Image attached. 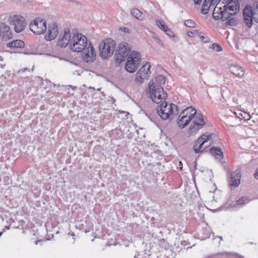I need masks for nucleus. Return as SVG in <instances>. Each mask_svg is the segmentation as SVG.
Instances as JSON below:
<instances>
[{"label":"nucleus","instance_id":"obj_36","mask_svg":"<svg viewBox=\"0 0 258 258\" xmlns=\"http://www.w3.org/2000/svg\"><path fill=\"white\" fill-rule=\"evenodd\" d=\"M184 25L186 27L192 28L195 27V23L191 20H187L184 22Z\"/></svg>","mask_w":258,"mask_h":258},{"label":"nucleus","instance_id":"obj_11","mask_svg":"<svg viewBox=\"0 0 258 258\" xmlns=\"http://www.w3.org/2000/svg\"><path fill=\"white\" fill-rule=\"evenodd\" d=\"M82 52V58L86 62L92 63L96 59V52L91 43H89V45Z\"/></svg>","mask_w":258,"mask_h":258},{"label":"nucleus","instance_id":"obj_29","mask_svg":"<svg viewBox=\"0 0 258 258\" xmlns=\"http://www.w3.org/2000/svg\"><path fill=\"white\" fill-rule=\"evenodd\" d=\"M166 82V78L163 75H158L155 78V81H152L150 82L151 83H156L157 85H158L159 86H161L162 85L165 84Z\"/></svg>","mask_w":258,"mask_h":258},{"label":"nucleus","instance_id":"obj_44","mask_svg":"<svg viewBox=\"0 0 258 258\" xmlns=\"http://www.w3.org/2000/svg\"><path fill=\"white\" fill-rule=\"evenodd\" d=\"M27 70H28L27 68L22 69L18 71V74L22 73L24 72L25 71H27Z\"/></svg>","mask_w":258,"mask_h":258},{"label":"nucleus","instance_id":"obj_3","mask_svg":"<svg viewBox=\"0 0 258 258\" xmlns=\"http://www.w3.org/2000/svg\"><path fill=\"white\" fill-rule=\"evenodd\" d=\"M115 46V42L110 38L102 40L99 45L100 56L104 59L108 58L112 55Z\"/></svg>","mask_w":258,"mask_h":258},{"label":"nucleus","instance_id":"obj_23","mask_svg":"<svg viewBox=\"0 0 258 258\" xmlns=\"http://www.w3.org/2000/svg\"><path fill=\"white\" fill-rule=\"evenodd\" d=\"M195 117H194V120L192 121V123L198 124V125H200L202 127L205 124V121L204 119V117L202 114L201 113L196 114L195 115Z\"/></svg>","mask_w":258,"mask_h":258},{"label":"nucleus","instance_id":"obj_13","mask_svg":"<svg viewBox=\"0 0 258 258\" xmlns=\"http://www.w3.org/2000/svg\"><path fill=\"white\" fill-rule=\"evenodd\" d=\"M58 34L57 25L55 22H52L48 26L47 34L45 36L46 40L51 41L55 39Z\"/></svg>","mask_w":258,"mask_h":258},{"label":"nucleus","instance_id":"obj_10","mask_svg":"<svg viewBox=\"0 0 258 258\" xmlns=\"http://www.w3.org/2000/svg\"><path fill=\"white\" fill-rule=\"evenodd\" d=\"M220 5V4L218 3L215 7L213 12V17L215 20L221 19L224 21L233 15L228 11V9H225L224 6L223 8H222Z\"/></svg>","mask_w":258,"mask_h":258},{"label":"nucleus","instance_id":"obj_24","mask_svg":"<svg viewBox=\"0 0 258 258\" xmlns=\"http://www.w3.org/2000/svg\"><path fill=\"white\" fill-rule=\"evenodd\" d=\"M210 153L214 156H219L221 157V160L220 162L221 163H224V160L223 159L224 154L220 148L218 147H213L210 149Z\"/></svg>","mask_w":258,"mask_h":258},{"label":"nucleus","instance_id":"obj_43","mask_svg":"<svg viewBox=\"0 0 258 258\" xmlns=\"http://www.w3.org/2000/svg\"><path fill=\"white\" fill-rule=\"evenodd\" d=\"M156 41L159 45L163 46V43L160 39L156 38Z\"/></svg>","mask_w":258,"mask_h":258},{"label":"nucleus","instance_id":"obj_1","mask_svg":"<svg viewBox=\"0 0 258 258\" xmlns=\"http://www.w3.org/2000/svg\"><path fill=\"white\" fill-rule=\"evenodd\" d=\"M86 36L82 33H73L69 47L74 52H80L89 45Z\"/></svg>","mask_w":258,"mask_h":258},{"label":"nucleus","instance_id":"obj_40","mask_svg":"<svg viewBox=\"0 0 258 258\" xmlns=\"http://www.w3.org/2000/svg\"><path fill=\"white\" fill-rule=\"evenodd\" d=\"M252 10H255L256 9V10H258V0H255L253 5V7H251Z\"/></svg>","mask_w":258,"mask_h":258},{"label":"nucleus","instance_id":"obj_50","mask_svg":"<svg viewBox=\"0 0 258 258\" xmlns=\"http://www.w3.org/2000/svg\"><path fill=\"white\" fill-rule=\"evenodd\" d=\"M38 242V241H36L35 242H36V244H37V242Z\"/></svg>","mask_w":258,"mask_h":258},{"label":"nucleus","instance_id":"obj_49","mask_svg":"<svg viewBox=\"0 0 258 258\" xmlns=\"http://www.w3.org/2000/svg\"><path fill=\"white\" fill-rule=\"evenodd\" d=\"M215 2H220V0H215Z\"/></svg>","mask_w":258,"mask_h":258},{"label":"nucleus","instance_id":"obj_38","mask_svg":"<svg viewBox=\"0 0 258 258\" xmlns=\"http://www.w3.org/2000/svg\"><path fill=\"white\" fill-rule=\"evenodd\" d=\"M253 19L256 23H258V10L256 9L252 10Z\"/></svg>","mask_w":258,"mask_h":258},{"label":"nucleus","instance_id":"obj_47","mask_svg":"<svg viewBox=\"0 0 258 258\" xmlns=\"http://www.w3.org/2000/svg\"><path fill=\"white\" fill-rule=\"evenodd\" d=\"M195 4L200 5L201 0H193Z\"/></svg>","mask_w":258,"mask_h":258},{"label":"nucleus","instance_id":"obj_7","mask_svg":"<svg viewBox=\"0 0 258 258\" xmlns=\"http://www.w3.org/2000/svg\"><path fill=\"white\" fill-rule=\"evenodd\" d=\"M29 28L35 34H43L47 29L46 22L40 17L37 18L31 22L29 24Z\"/></svg>","mask_w":258,"mask_h":258},{"label":"nucleus","instance_id":"obj_39","mask_svg":"<svg viewBox=\"0 0 258 258\" xmlns=\"http://www.w3.org/2000/svg\"><path fill=\"white\" fill-rule=\"evenodd\" d=\"M222 256L227 257L238 256L237 254H235L231 252L223 253Z\"/></svg>","mask_w":258,"mask_h":258},{"label":"nucleus","instance_id":"obj_31","mask_svg":"<svg viewBox=\"0 0 258 258\" xmlns=\"http://www.w3.org/2000/svg\"><path fill=\"white\" fill-rule=\"evenodd\" d=\"M140 73H137L136 77L135 79V82L136 84L139 85L143 83L145 80L148 79L146 77H144L143 75H140Z\"/></svg>","mask_w":258,"mask_h":258},{"label":"nucleus","instance_id":"obj_45","mask_svg":"<svg viewBox=\"0 0 258 258\" xmlns=\"http://www.w3.org/2000/svg\"><path fill=\"white\" fill-rule=\"evenodd\" d=\"M89 89H92V90H97V91H100V90H101V87H100V88H96V89H95L94 87H89Z\"/></svg>","mask_w":258,"mask_h":258},{"label":"nucleus","instance_id":"obj_48","mask_svg":"<svg viewBox=\"0 0 258 258\" xmlns=\"http://www.w3.org/2000/svg\"><path fill=\"white\" fill-rule=\"evenodd\" d=\"M179 166H180V170H181L182 169V162L181 161H179Z\"/></svg>","mask_w":258,"mask_h":258},{"label":"nucleus","instance_id":"obj_5","mask_svg":"<svg viewBox=\"0 0 258 258\" xmlns=\"http://www.w3.org/2000/svg\"><path fill=\"white\" fill-rule=\"evenodd\" d=\"M141 62V56L140 53L136 51H133L128 55L125 69L129 73L135 72Z\"/></svg>","mask_w":258,"mask_h":258},{"label":"nucleus","instance_id":"obj_9","mask_svg":"<svg viewBox=\"0 0 258 258\" xmlns=\"http://www.w3.org/2000/svg\"><path fill=\"white\" fill-rule=\"evenodd\" d=\"M131 50L130 45L128 43L125 42L120 43L117 47L115 53L116 61L118 63H120L128 55Z\"/></svg>","mask_w":258,"mask_h":258},{"label":"nucleus","instance_id":"obj_6","mask_svg":"<svg viewBox=\"0 0 258 258\" xmlns=\"http://www.w3.org/2000/svg\"><path fill=\"white\" fill-rule=\"evenodd\" d=\"M215 137V135H202L195 143L194 150L197 153L203 151L210 146L212 143V139Z\"/></svg>","mask_w":258,"mask_h":258},{"label":"nucleus","instance_id":"obj_46","mask_svg":"<svg viewBox=\"0 0 258 258\" xmlns=\"http://www.w3.org/2000/svg\"><path fill=\"white\" fill-rule=\"evenodd\" d=\"M254 177L256 179L258 180V168L256 169L255 171V173L254 174Z\"/></svg>","mask_w":258,"mask_h":258},{"label":"nucleus","instance_id":"obj_15","mask_svg":"<svg viewBox=\"0 0 258 258\" xmlns=\"http://www.w3.org/2000/svg\"><path fill=\"white\" fill-rule=\"evenodd\" d=\"M243 18L248 27L252 26L253 19L252 10L251 6H246L243 10Z\"/></svg>","mask_w":258,"mask_h":258},{"label":"nucleus","instance_id":"obj_18","mask_svg":"<svg viewBox=\"0 0 258 258\" xmlns=\"http://www.w3.org/2000/svg\"><path fill=\"white\" fill-rule=\"evenodd\" d=\"M225 9H228L233 15H235L239 9V5L238 4V0H231L227 5H225Z\"/></svg>","mask_w":258,"mask_h":258},{"label":"nucleus","instance_id":"obj_35","mask_svg":"<svg viewBox=\"0 0 258 258\" xmlns=\"http://www.w3.org/2000/svg\"><path fill=\"white\" fill-rule=\"evenodd\" d=\"M248 202L249 200L247 197H242L237 201V205L242 206L247 203Z\"/></svg>","mask_w":258,"mask_h":258},{"label":"nucleus","instance_id":"obj_41","mask_svg":"<svg viewBox=\"0 0 258 258\" xmlns=\"http://www.w3.org/2000/svg\"><path fill=\"white\" fill-rule=\"evenodd\" d=\"M196 30L194 32H191V31L188 32L187 33V35L190 37L197 36V34L196 33Z\"/></svg>","mask_w":258,"mask_h":258},{"label":"nucleus","instance_id":"obj_28","mask_svg":"<svg viewBox=\"0 0 258 258\" xmlns=\"http://www.w3.org/2000/svg\"><path fill=\"white\" fill-rule=\"evenodd\" d=\"M157 26L162 31L165 32L168 35L171 36L170 33L172 32L168 29L167 26L164 25L161 21L158 20L156 21Z\"/></svg>","mask_w":258,"mask_h":258},{"label":"nucleus","instance_id":"obj_4","mask_svg":"<svg viewBox=\"0 0 258 258\" xmlns=\"http://www.w3.org/2000/svg\"><path fill=\"white\" fill-rule=\"evenodd\" d=\"M160 103L157 108V112L163 119H167L171 115L177 114V106L176 105L172 103L167 104L165 101Z\"/></svg>","mask_w":258,"mask_h":258},{"label":"nucleus","instance_id":"obj_20","mask_svg":"<svg viewBox=\"0 0 258 258\" xmlns=\"http://www.w3.org/2000/svg\"><path fill=\"white\" fill-rule=\"evenodd\" d=\"M229 68L233 75L238 77H243L245 74L244 69L240 66L232 64L229 66Z\"/></svg>","mask_w":258,"mask_h":258},{"label":"nucleus","instance_id":"obj_34","mask_svg":"<svg viewBox=\"0 0 258 258\" xmlns=\"http://www.w3.org/2000/svg\"><path fill=\"white\" fill-rule=\"evenodd\" d=\"M196 33L197 34V36L201 39L202 41L204 42L209 41V38L207 37L204 36L202 33L199 32V31H196Z\"/></svg>","mask_w":258,"mask_h":258},{"label":"nucleus","instance_id":"obj_2","mask_svg":"<svg viewBox=\"0 0 258 258\" xmlns=\"http://www.w3.org/2000/svg\"><path fill=\"white\" fill-rule=\"evenodd\" d=\"M148 92L151 99L157 104L165 101L167 97V94L164 92L162 87L156 83H149Z\"/></svg>","mask_w":258,"mask_h":258},{"label":"nucleus","instance_id":"obj_42","mask_svg":"<svg viewBox=\"0 0 258 258\" xmlns=\"http://www.w3.org/2000/svg\"><path fill=\"white\" fill-rule=\"evenodd\" d=\"M120 30H121L122 32H126V33H129V32H130L129 29L125 27L120 28Z\"/></svg>","mask_w":258,"mask_h":258},{"label":"nucleus","instance_id":"obj_21","mask_svg":"<svg viewBox=\"0 0 258 258\" xmlns=\"http://www.w3.org/2000/svg\"><path fill=\"white\" fill-rule=\"evenodd\" d=\"M6 45L9 48H21L24 47L25 43L23 41L17 39L8 43Z\"/></svg>","mask_w":258,"mask_h":258},{"label":"nucleus","instance_id":"obj_8","mask_svg":"<svg viewBox=\"0 0 258 258\" xmlns=\"http://www.w3.org/2000/svg\"><path fill=\"white\" fill-rule=\"evenodd\" d=\"M9 21L10 25L14 27L15 31L17 33L21 32L26 26L25 18L20 15L11 16Z\"/></svg>","mask_w":258,"mask_h":258},{"label":"nucleus","instance_id":"obj_22","mask_svg":"<svg viewBox=\"0 0 258 258\" xmlns=\"http://www.w3.org/2000/svg\"><path fill=\"white\" fill-rule=\"evenodd\" d=\"M151 65L149 62H146L137 73H140V75H143L144 77L148 78L150 73V69Z\"/></svg>","mask_w":258,"mask_h":258},{"label":"nucleus","instance_id":"obj_25","mask_svg":"<svg viewBox=\"0 0 258 258\" xmlns=\"http://www.w3.org/2000/svg\"><path fill=\"white\" fill-rule=\"evenodd\" d=\"M214 0H205L202 5L201 12L203 14H207L211 5L214 4Z\"/></svg>","mask_w":258,"mask_h":258},{"label":"nucleus","instance_id":"obj_12","mask_svg":"<svg viewBox=\"0 0 258 258\" xmlns=\"http://www.w3.org/2000/svg\"><path fill=\"white\" fill-rule=\"evenodd\" d=\"M72 36L70 30L68 28H64L60 33L57 42V45L61 47H66L71 44Z\"/></svg>","mask_w":258,"mask_h":258},{"label":"nucleus","instance_id":"obj_30","mask_svg":"<svg viewBox=\"0 0 258 258\" xmlns=\"http://www.w3.org/2000/svg\"><path fill=\"white\" fill-rule=\"evenodd\" d=\"M234 114L240 119H243L244 120H248L250 118V116L249 114L245 112L238 111L237 112H234Z\"/></svg>","mask_w":258,"mask_h":258},{"label":"nucleus","instance_id":"obj_37","mask_svg":"<svg viewBox=\"0 0 258 258\" xmlns=\"http://www.w3.org/2000/svg\"><path fill=\"white\" fill-rule=\"evenodd\" d=\"M237 23V21L235 18H231L227 20L226 24L230 26H235Z\"/></svg>","mask_w":258,"mask_h":258},{"label":"nucleus","instance_id":"obj_17","mask_svg":"<svg viewBox=\"0 0 258 258\" xmlns=\"http://www.w3.org/2000/svg\"><path fill=\"white\" fill-rule=\"evenodd\" d=\"M190 115H182L180 119L178 122V126L181 128H184L186 126L196 114L197 111H194Z\"/></svg>","mask_w":258,"mask_h":258},{"label":"nucleus","instance_id":"obj_51","mask_svg":"<svg viewBox=\"0 0 258 258\" xmlns=\"http://www.w3.org/2000/svg\"><path fill=\"white\" fill-rule=\"evenodd\" d=\"M82 86L86 87V85L85 84H84Z\"/></svg>","mask_w":258,"mask_h":258},{"label":"nucleus","instance_id":"obj_19","mask_svg":"<svg viewBox=\"0 0 258 258\" xmlns=\"http://www.w3.org/2000/svg\"><path fill=\"white\" fill-rule=\"evenodd\" d=\"M258 140L254 137H247L240 140V144L243 148H251L254 146Z\"/></svg>","mask_w":258,"mask_h":258},{"label":"nucleus","instance_id":"obj_33","mask_svg":"<svg viewBox=\"0 0 258 258\" xmlns=\"http://www.w3.org/2000/svg\"><path fill=\"white\" fill-rule=\"evenodd\" d=\"M209 48H211L216 51H221L222 50V47L218 43H214L209 46Z\"/></svg>","mask_w":258,"mask_h":258},{"label":"nucleus","instance_id":"obj_14","mask_svg":"<svg viewBox=\"0 0 258 258\" xmlns=\"http://www.w3.org/2000/svg\"><path fill=\"white\" fill-rule=\"evenodd\" d=\"M1 36L5 40L10 39L13 36L9 26L4 23H0V36Z\"/></svg>","mask_w":258,"mask_h":258},{"label":"nucleus","instance_id":"obj_16","mask_svg":"<svg viewBox=\"0 0 258 258\" xmlns=\"http://www.w3.org/2000/svg\"><path fill=\"white\" fill-rule=\"evenodd\" d=\"M240 178L241 175L239 171L236 170L234 171L231 174L229 179L228 182L229 185L234 188L237 187L240 184Z\"/></svg>","mask_w":258,"mask_h":258},{"label":"nucleus","instance_id":"obj_32","mask_svg":"<svg viewBox=\"0 0 258 258\" xmlns=\"http://www.w3.org/2000/svg\"><path fill=\"white\" fill-rule=\"evenodd\" d=\"M194 111H196V110L192 107L189 106L186 108L185 109H184L181 113V114L184 115H190L191 113H194Z\"/></svg>","mask_w":258,"mask_h":258},{"label":"nucleus","instance_id":"obj_27","mask_svg":"<svg viewBox=\"0 0 258 258\" xmlns=\"http://www.w3.org/2000/svg\"><path fill=\"white\" fill-rule=\"evenodd\" d=\"M202 127V126L198 125V124L192 123V124L190 125V127L188 128V130L187 131L188 135L189 136H191L196 135L199 130Z\"/></svg>","mask_w":258,"mask_h":258},{"label":"nucleus","instance_id":"obj_26","mask_svg":"<svg viewBox=\"0 0 258 258\" xmlns=\"http://www.w3.org/2000/svg\"><path fill=\"white\" fill-rule=\"evenodd\" d=\"M131 13L135 18L140 21H143L145 18V15L138 9H133Z\"/></svg>","mask_w":258,"mask_h":258}]
</instances>
